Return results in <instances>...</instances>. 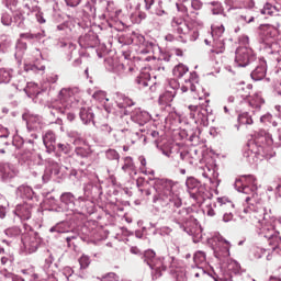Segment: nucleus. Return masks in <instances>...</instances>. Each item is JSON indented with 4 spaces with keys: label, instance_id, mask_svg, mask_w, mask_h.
I'll use <instances>...</instances> for the list:
<instances>
[{
    "label": "nucleus",
    "instance_id": "1",
    "mask_svg": "<svg viewBox=\"0 0 281 281\" xmlns=\"http://www.w3.org/2000/svg\"><path fill=\"white\" fill-rule=\"evenodd\" d=\"M151 182L156 192L153 196L154 205L161 207L160 212L169 216L189 236H196V228H190L192 209H180L183 205V200L179 195V183L166 178H155Z\"/></svg>",
    "mask_w": 281,
    "mask_h": 281
},
{
    "label": "nucleus",
    "instance_id": "2",
    "mask_svg": "<svg viewBox=\"0 0 281 281\" xmlns=\"http://www.w3.org/2000/svg\"><path fill=\"white\" fill-rule=\"evenodd\" d=\"M235 189L237 192L247 194L244 203V214H249L250 218H255L257 223L262 225L260 229V236L268 239V244L271 246L272 251H276L281 246L280 233L276 231L273 225L274 221L271 220V210L267 211V207L261 202H257L256 193L258 186H249L243 183V180L235 181Z\"/></svg>",
    "mask_w": 281,
    "mask_h": 281
},
{
    "label": "nucleus",
    "instance_id": "3",
    "mask_svg": "<svg viewBox=\"0 0 281 281\" xmlns=\"http://www.w3.org/2000/svg\"><path fill=\"white\" fill-rule=\"evenodd\" d=\"M82 91L79 88H63L57 97L56 102L52 104L50 115H65L67 109H79V117L82 124H93L95 126V114L93 109L85 108L82 104Z\"/></svg>",
    "mask_w": 281,
    "mask_h": 281
},
{
    "label": "nucleus",
    "instance_id": "4",
    "mask_svg": "<svg viewBox=\"0 0 281 281\" xmlns=\"http://www.w3.org/2000/svg\"><path fill=\"white\" fill-rule=\"evenodd\" d=\"M60 207L68 212V216H85L87 214V198L76 195L71 192H64L60 195Z\"/></svg>",
    "mask_w": 281,
    "mask_h": 281
},
{
    "label": "nucleus",
    "instance_id": "5",
    "mask_svg": "<svg viewBox=\"0 0 281 281\" xmlns=\"http://www.w3.org/2000/svg\"><path fill=\"white\" fill-rule=\"evenodd\" d=\"M221 243L225 246L218 250H214V256L220 261L222 269H227L231 273H234V278H236V276H239L238 273H240V263L236 260L229 259V241L222 238Z\"/></svg>",
    "mask_w": 281,
    "mask_h": 281
},
{
    "label": "nucleus",
    "instance_id": "6",
    "mask_svg": "<svg viewBox=\"0 0 281 281\" xmlns=\"http://www.w3.org/2000/svg\"><path fill=\"white\" fill-rule=\"evenodd\" d=\"M186 187L191 199H194L198 203H203V201H207V199L214 196L212 191L194 177L187 178Z\"/></svg>",
    "mask_w": 281,
    "mask_h": 281
},
{
    "label": "nucleus",
    "instance_id": "7",
    "mask_svg": "<svg viewBox=\"0 0 281 281\" xmlns=\"http://www.w3.org/2000/svg\"><path fill=\"white\" fill-rule=\"evenodd\" d=\"M172 31L179 34V41L181 43L194 42L199 38V31L190 27L188 22L181 18H173L171 20Z\"/></svg>",
    "mask_w": 281,
    "mask_h": 281
},
{
    "label": "nucleus",
    "instance_id": "8",
    "mask_svg": "<svg viewBox=\"0 0 281 281\" xmlns=\"http://www.w3.org/2000/svg\"><path fill=\"white\" fill-rule=\"evenodd\" d=\"M142 260L151 270L153 280H157V278H161V271H166V267L164 266V258L155 257V252L150 249L146 250L142 255Z\"/></svg>",
    "mask_w": 281,
    "mask_h": 281
},
{
    "label": "nucleus",
    "instance_id": "9",
    "mask_svg": "<svg viewBox=\"0 0 281 281\" xmlns=\"http://www.w3.org/2000/svg\"><path fill=\"white\" fill-rule=\"evenodd\" d=\"M257 57L249 46H239L235 52V67H249L256 63Z\"/></svg>",
    "mask_w": 281,
    "mask_h": 281
},
{
    "label": "nucleus",
    "instance_id": "10",
    "mask_svg": "<svg viewBox=\"0 0 281 281\" xmlns=\"http://www.w3.org/2000/svg\"><path fill=\"white\" fill-rule=\"evenodd\" d=\"M211 34L213 37V49L211 50L212 54H223V52H225V38H223V34H225V26H212Z\"/></svg>",
    "mask_w": 281,
    "mask_h": 281
},
{
    "label": "nucleus",
    "instance_id": "11",
    "mask_svg": "<svg viewBox=\"0 0 281 281\" xmlns=\"http://www.w3.org/2000/svg\"><path fill=\"white\" fill-rule=\"evenodd\" d=\"M41 243H43V240L36 233L24 235L22 237V250L24 254H36L38 247H41Z\"/></svg>",
    "mask_w": 281,
    "mask_h": 281
},
{
    "label": "nucleus",
    "instance_id": "12",
    "mask_svg": "<svg viewBox=\"0 0 281 281\" xmlns=\"http://www.w3.org/2000/svg\"><path fill=\"white\" fill-rule=\"evenodd\" d=\"M15 79L18 82L13 83V87H15L18 91H24L29 98H32V95H38V85L32 82L27 83V81H25V77L22 75H18Z\"/></svg>",
    "mask_w": 281,
    "mask_h": 281
},
{
    "label": "nucleus",
    "instance_id": "13",
    "mask_svg": "<svg viewBox=\"0 0 281 281\" xmlns=\"http://www.w3.org/2000/svg\"><path fill=\"white\" fill-rule=\"evenodd\" d=\"M75 157L81 168H89L91 166L93 150H91V147H77L75 149Z\"/></svg>",
    "mask_w": 281,
    "mask_h": 281
},
{
    "label": "nucleus",
    "instance_id": "14",
    "mask_svg": "<svg viewBox=\"0 0 281 281\" xmlns=\"http://www.w3.org/2000/svg\"><path fill=\"white\" fill-rule=\"evenodd\" d=\"M189 109L192 111L191 115L193 120H195L198 124H203V126H206L209 122L210 110L203 105H190Z\"/></svg>",
    "mask_w": 281,
    "mask_h": 281
},
{
    "label": "nucleus",
    "instance_id": "15",
    "mask_svg": "<svg viewBox=\"0 0 281 281\" xmlns=\"http://www.w3.org/2000/svg\"><path fill=\"white\" fill-rule=\"evenodd\" d=\"M23 120L26 122L29 133L43 130V117L38 114H23Z\"/></svg>",
    "mask_w": 281,
    "mask_h": 281
},
{
    "label": "nucleus",
    "instance_id": "16",
    "mask_svg": "<svg viewBox=\"0 0 281 281\" xmlns=\"http://www.w3.org/2000/svg\"><path fill=\"white\" fill-rule=\"evenodd\" d=\"M34 210V206H32L31 203H22V204H18L15 206L14 210V214L15 216H18V218H20V221H30V218H32V212Z\"/></svg>",
    "mask_w": 281,
    "mask_h": 281
},
{
    "label": "nucleus",
    "instance_id": "17",
    "mask_svg": "<svg viewBox=\"0 0 281 281\" xmlns=\"http://www.w3.org/2000/svg\"><path fill=\"white\" fill-rule=\"evenodd\" d=\"M252 66L255 69L251 71L250 76L252 80L258 82V80H262L265 76H267V61L256 59Z\"/></svg>",
    "mask_w": 281,
    "mask_h": 281
},
{
    "label": "nucleus",
    "instance_id": "18",
    "mask_svg": "<svg viewBox=\"0 0 281 281\" xmlns=\"http://www.w3.org/2000/svg\"><path fill=\"white\" fill-rule=\"evenodd\" d=\"M131 120L134 122V124L144 126V124H148V122H150V113L138 108L132 111Z\"/></svg>",
    "mask_w": 281,
    "mask_h": 281
},
{
    "label": "nucleus",
    "instance_id": "19",
    "mask_svg": "<svg viewBox=\"0 0 281 281\" xmlns=\"http://www.w3.org/2000/svg\"><path fill=\"white\" fill-rule=\"evenodd\" d=\"M43 144L46 148V153H54L56 150V133L48 130L42 135Z\"/></svg>",
    "mask_w": 281,
    "mask_h": 281
},
{
    "label": "nucleus",
    "instance_id": "20",
    "mask_svg": "<svg viewBox=\"0 0 281 281\" xmlns=\"http://www.w3.org/2000/svg\"><path fill=\"white\" fill-rule=\"evenodd\" d=\"M16 177V170L14 169V166L5 162L0 164V179L4 183H8L10 179H14Z\"/></svg>",
    "mask_w": 281,
    "mask_h": 281
},
{
    "label": "nucleus",
    "instance_id": "21",
    "mask_svg": "<svg viewBox=\"0 0 281 281\" xmlns=\"http://www.w3.org/2000/svg\"><path fill=\"white\" fill-rule=\"evenodd\" d=\"M177 87H179V85L173 81V87H168L167 90L162 94H160L158 99L159 104H170V102H172L175 100V97L177 95Z\"/></svg>",
    "mask_w": 281,
    "mask_h": 281
},
{
    "label": "nucleus",
    "instance_id": "22",
    "mask_svg": "<svg viewBox=\"0 0 281 281\" xmlns=\"http://www.w3.org/2000/svg\"><path fill=\"white\" fill-rule=\"evenodd\" d=\"M36 193H34V189L27 184H22L18 187L15 191V195L18 199H22L23 201H32Z\"/></svg>",
    "mask_w": 281,
    "mask_h": 281
},
{
    "label": "nucleus",
    "instance_id": "23",
    "mask_svg": "<svg viewBox=\"0 0 281 281\" xmlns=\"http://www.w3.org/2000/svg\"><path fill=\"white\" fill-rule=\"evenodd\" d=\"M58 177L60 175V164L50 161L49 166L45 169L44 175L42 176V179L44 183H47L49 179H52V176Z\"/></svg>",
    "mask_w": 281,
    "mask_h": 281
},
{
    "label": "nucleus",
    "instance_id": "24",
    "mask_svg": "<svg viewBox=\"0 0 281 281\" xmlns=\"http://www.w3.org/2000/svg\"><path fill=\"white\" fill-rule=\"evenodd\" d=\"M279 27H280V22H277L276 24H263L260 26V30L266 41H269V38H276V36H278Z\"/></svg>",
    "mask_w": 281,
    "mask_h": 281
},
{
    "label": "nucleus",
    "instance_id": "25",
    "mask_svg": "<svg viewBox=\"0 0 281 281\" xmlns=\"http://www.w3.org/2000/svg\"><path fill=\"white\" fill-rule=\"evenodd\" d=\"M132 43L138 45L139 47H146L147 52H150L155 47V43L146 41V37L139 33H134L132 37Z\"/></svg>",
    "mask_w": 281,
    "mask_h": 281
},
{
    "label": "nucleus",
    "instance_id": "26",
    "mask_svg": "<svg viewBox=\"0 0 281 281\" xmlns=\"http://www.w3.org/2000/svg\"><path fill=\"white\" fill-rule=\"evenodd\" d=\"M135 104V102H133V100H131V98L124 95V94H119L117 95V100H116V106H119V109H123V115H128V106H133Z\"/></svg>",
    "mask_w": 281,
    "mask_h": 281
},
{
    "label": "nucleus",
    "instance_id": "27",
    "mask_svg": "<svg viewBox=\"0 0 281 281\" xmlns=\"http://www.w3.org/2000/svg\"><path fill=\"white\" fill-rule=\"evenodd\" d=\"M166 157H171L173 159V166H179V160L181 161H190V154L188 151H178L176 154H172V151H162Z\"/></svg>",
    "mask_w": 281,
    "mask_h": 281
},
{
    "label": "nucleus",
    "instance_id": "28",
    "mask_svg": "<svg viewBox=\"0 0 281 281\" xmlns=\"http://www.w3.org/2000/svg\"><path fill=\"white\" fill-rule=\"evenodd\" d=\"M248 104L252 108L256 109L257 111H260V108L265 103V99L259 93H255L252 95L247 97Z\"/></svg>",
    "mask_w": 281,
    "mask_h": 281
},
{
    "label": "nucleus",
    "instance_id": "29",
    "mask_svg": "<svg viewBox=\"0 0 281 281\" xmlns=\"http://www.w3.org/2000/svg\"><path fill=\"white\" fill-rule=\"evenodd\" d=\"M20 38L22 41H29V43H34V41H42V38H45V31L37 33H22L20 34Z\"/></svg>",
    "mask_w": 281,
    "mask_h": 281
},
{
    "label": "nucleus",
    "instance_id": "30",
    "mask_svg": "<svg viewBox=\"0 0 281 281\" xmlns=\"http://www.w3.org/2000/svg\"><path fill=\"white\" fill-rule=\"evenodd\" d=\"M57 47L59 48H66L68 49L69 54H68V60H71V58L78 56V50L76 49V45L71 44V43H67L64 41H59L57 42Z\"/></svg>",
    "mask_w": 281,
    "mask_h": 281
},
{
    "label": "nucleus",
    "instance_id": "31",
    "mask_svg": "<svg viewBox=\"0 0 281 281\" xmlns=\"http://www.w3.org/2000/svg\"><path fill=\"white\" fill-rule=\"evenodd\" d=\"M217 203H218V212L220 214H229V209H227V205H229V203H234L229 200H227V198H217Z\"/></svg>",
    "mask_w": 281,
    "mask_h": 281
},
{
    "label": "nucleus",
    "instance_id": "32",
    "mask_svg": "<svg viewBox=\"0 0 281 281\" xmlns=\"http://www.w3.org/2000/svg\"><path fill=\"white\" fill-rule=\"evenodd\" d=\"M188 71H190L188 66H186L183 64H178L177 66H175L172 74L176 78H183V76H186V74H188Z\"/></svg>",
    "mask_w": 281,
    "mask_h": 281
},
{
    "label": "nucleus",
    "instance_id": "33",
    "mask_svg": "<svg viewBox=\"0 0 281 281\" xmlns=\"http://www.w3.org/2000/svg\"><path fill=\"white\" fill-rule=\"evenodd\" d=\"M258 135L260 144H266V146H271L273 144V137L267 131L262 130Z\"/></svg>",
    "mask_w": 281,
    "mask_h": 281
},
{
    "label": "nucleus",
    "instance_id": "34",
    "mask_svg": "<svg viewBox=\"0 0 281 281\" xmlns=\"http://www.w3.org/2000/svg\"><path fill=\"white\" fill-rule=\"evenodd\" d=\"M149 80H150V75H148V74H140L135 79V82H136V85H138L139 89H146V87H148Z\"/></svg>",
    "mask_w": 281,
    "mask_h": 281
},
{
    "label": "nucleus",
    "instance_id": "35",
    "mask_svg": "<svg viewBox=\"0 0 281 281\" xmlns=\"http://www.w3.org/2000/svg\"><path fill=\"white\" fill-rule=\"evenodd\" d=\"M254 14H251V10H247L246 13L239 15L237 18L238 23H241V25H246L247 23H254Z\"/></svg>",
    "mask_w": 281,
    "mask_h": 281
},
{
    "label": "nucleus",
    "instance_id": "36",
    "mask_svg": "<svg viewBox=\"0 0 281 281\" xmlns=\"http://www.w3.org/2000/svg\"><path fill=\"white\" fill-rule=\"evenodd\" d=\"M4 234L8 238H19L23 234V231L19 226H13L4 229Z\"/></svg>",
    "mask_w": 281,
    "mask_h": 281
},
{
    "label": "nucleus",
    "instance_id": "37",
    "mask_svg": "<svg viewBox=\"0 0 281 281\" xmlns=\"http://www.w3.org/2000/svg\"><path fill=\"white\" fill-rule=\"evenodd\" d=\"M12 80V70L5 68L0 69V85H8Z\"/></svg>",
    "mask_w": 281,
    "mask_h": 281
},
{
    "label": "nucleus",
    "instance_id": "38",
    "mask_svg": "<svg viewBox=\"0 0 281 281\" xmlns=\"http://www.w3.org/2000/svg\"><path fill=\"white\" fill-rule=\"evenodd\" d=\"M50 234H54L55 232L57 234H67L69 233V228H67V223L61 222L56 224L55 226L49 228Z\"/></svg>",
    "mask_w": 281,
    "mask_h": 281
},
{
    "label": "nucleus",
    "instance_id": "39",
    "mask_svg": "<svg viewBox=\"0 0 281 281\" xmlns=\"http://www.w3.org/2000/svg\"><path fill=\"white\" fill-rule=\"evenodd\" d=\"M24 71L26 74H40L41 71H45V66H36L35 64H25Z\"/></svg>",
    "mask_w": 281,
    "mask_h": 281
},
{
    "label": "nucleus",
    "instance_id": "40",
    "mask_svg": "<svg viewBox=\"0 0 281 281\" xmlns=\"http://www.w3.org/2000/svg\"><path fill=\"white\" fill-rule=\"evenodd\" d=\"M190 274L194 278H202V276H205V269L203 266L191 265Z\"/></svg>",
    "mask_w": 281,
    "mask_h": 281
},
{
    "label": "nucleus",
    "instance_id": "41",
    "mask_svg": "<svg viewBox=\"0 0 281 281\" xmlns=\"http://www.w3.org/2000/svg\"><path fill=\"white\" fill-rule=\"evenodd\" d=\"M209 5H212L211 12L212 14H223L225 16V9H223V4L218 1L210 2Z\"/></svg>",
    "mask_w": 281,
    "mask_h": 281
},
{
    "label": "nucleus",
    "instance_id": "42",
    "mask_svg": "<svg viewBox=\"0 0 281 281\" xmlns=\"http://www.w3.org/2000/svg\"><path fill=\"white\" fill-rule=\"evenodd\" d=\"M227 210H229L228 213H224L222 216V221L224 223H231V221H234V210H235V206H234V203H228L227 204Z\"/></svg>",
    "mask_w": 281,
    "mask_h": 281
},
{
    "label": "nucleus",
    "instance_id": "43",
    "mask_svg": "<svg viewBox=\"0 0 281 281\" xmlns=\"http://www.w3.org/2000/svg\"><path fill=\"white\" fill-rule=\"evenodd\" d=\"M254 256L257 259H260V258H263L265 256H267V260H271V255H270L269 249H263V248L257 247L254 250Z\"/></svg>",
    "mask_w": 281,
    "mask_h": 281
},
{
    "label": "nucleus",
    "instance_id": "44",
    "mask_svg": "<svg viewBox=\"0 0 281 281\" xmlns=\"http://www.w3.org/2000/svg\"><path fill=\"white\" fill-rule=\"evenodd\" d=\"M205 260H206L205 252L201 250L196 251L193 256V261L196 267H201V265H205Z\"/></svg>",
    "mask_w": 281,
    "mask_h": 281
},
{
    "label": "nucleus",
    "instance_id": "45",
    "mask_svg": "<svg viewBox=\"0 0 281 281\" xmlns=\"http://www.w3.org/2000/svg\"><path fill=\"white\" fill-rule=\"evenodd\" d=\"M238 122L239 124L251 125L254 124V119H251V115H249V112H244L238 115Z\"/></svg>",
    "mask_w": 281,
    "mask_h": 281
},
{
    "label": "nucleus",
    "instance_id": "46",
    "mask_svg": "<svg viewBox=\"0 0 281 281\" xmlns=\"http://www.w3.org/2000/svg\"><path fill=\"white\" fill-rule=\"evenodd\" d=\"M122 170H124V172H133V170H135V164L133 162V158L125 157Z\"/></svg>",
    "mask_w": 281,
    "mask_h": 281
},
{
    "label": "nucleus",
    "instance_id": "47",
    "mask_svg": "<svg viewBox=\"0 0 281 281\" xmlns=\"http://www.w3.org/2000/svg\"><path fill=\"white\" fill-rule=\"evenodd\" d=\"M105 158L109 161H120V153L115 149H108L105 150Z\"/></svg>",
    "mask_w": 281,
    "mask_h": 281
},
{
    "label": "nucleus",
    "instance_id": "48",
    "mask_svg": "<svg viewBox=\"0 0 281 281\" xmlns=\"http://www.w3.org/2000/svg\"><path fill=\"white\" fill-rule=\"evenodd\" d=\"M243 156L245 157L246 161H248V164H254L256 161V153L250 150L248 147H246L244 150Z\"/></svg>",
    "mask_w": 281,
    "mask_h": 281
},
{
    "label": "nucleus",
    "instance_id": "49",
    "mask_svg": "<svg viewBox=\"0 0 281 281\" xmlns=\"http://www.w3.org/2000/svg\"><path fill=\"white\" fill-rule=\"evenodd\" d=\"M147 139H151V142H155L157 145H159V132L157 131H150L147 133V136H144L143 140L146 142Z\"/></svg>",
    "mask_w": 281,
    "mask_h": 281
},
{
    "label": "nucleus",
    "instance_id": "50",
    "mask_svg": "<svg viewBox=\"0 0 281 281\" xmlns=\"http://www.w3.org/2000/svg\"><path fill=\"white\" fill-rule=\"evenodd\" d=\"M57 150H59V153H64V155H70L71 145H69V143H58Z\"/></svg>",
    "mask_w": 281,
    "mask_h": 281
},
{
    "label": "nucleus",
    "instance_id": "51",
    "mask_svg": "<svg viewBox=\"0 0 281 281\" xmlns=\"http://www.w3.org/2000/svg\"><path fill=\"white\" fill-rule=\"evenodd\" d=\"M126 132H127L128 137H131V139H132V144H135V142H137L138 139H142L144 137V134H142V133H144V131H142V130L139 132H131V131L126 130Z\"/></svg>",
    "mask_w": 281,
    "mask_h": 281
},
{
    "label": "nucleus",
    "instance_id": "52",
    "mask_svg": "<svg viewBox=\"0 0 281 281\" xmlns=\"http://www.w3.org/2000/svg\"><path fill=\"white\" fill-rule=\"evenodd\" d=\"M162 3L164 2L161 0H159L158 7L151 9L149 12L151 14H157V16H164V14H166V11L164 10Z\"/></svg>",
    "mask_w": 281,
    "mask_h": 281
},
{
    "label": "nucleus",
    "instance_id": "53",
    "mask_svg": "<svg viewBox=\"0 0 281 281\" xmlns=\"http://www.w3.org/2000/svg\"><path fill=\"white\" fill-rule=\"evenodd\" d=\"M92 98L94 100H98V102H109V99L106 98V92H104V91L94 92Z\"/></svg>",
    "mask_w": 281,
    "mask_h": 281
},
{
    "label": "nucleus",
    "instance_id": "54",
    "mask_svg": "<svg viewBox=\"0 0 281 281\" xmlns=\"http://www.w3.org/2000/svg\"><path fill=\"white\" fill-rule=\"evenodd\" d=\"M244 183V186H258L256 183V177L249 175V176H244L241 179H240Z\"/></svg>",
    "mask_w": 281,
    "mask_h": 281
},
{
    "label": "nucleus",
    "instance_id": "55",
    "mask_svg": "<svg viewBox=\"0 0 281 281\" xmlns=\"http://www.w3.org/2000/svg\"><path fill=\"white\" fill-rule=\"evenodd\" d=\"M1 23H2V25L10 27V25H12V15H10V13H7V12L2 13Z\"/></svg>",
    "mask_w": 281,
    "mask_h": 281
},
{
    "label": "nucleus",
    "instance_id": "56",
    "mask_svg": "<svg viewBox=\"0 0 281 281\" xmlns=\"http://www.w3.org/2000/svg\"><path fill=\"white\" fill-rule=\"evenodd\" d=\"M24 144H30L32 150H34V144H36V142H34V138H29L26 142L20 140L19 145L16 144V140L12 142V146H14L15 148H21V146H23Z\"/></svg>",
    "mask_w": 281,
    "mask_h": 281
},
{
    "label": "nucleus",
    "instance_id": "57",
    "mask_svg": "<svg viewBox=\"0 0 281 281\" xmlns=\"http://www.w3.org/2000/svg\"><path fill=\"white\" fill-rule=\"evenodd\" d=\"M182 93H187V91H196V86L190 81L184 80V86L181 87Z\"/></svg>",
    "mask_w": 281,
    "mask_h": 281
},
{
    "label": "nucleus",
    "instance_id": "58",
    "mask_svg": "<svg viewBox=\"0 0 281 281\" xmlns=\"http://www.w3.org/2000/svg\"><path fill=\"white\" fill-rule=\"evenodd\" d=\"M79 265L81 269H87V267L91 265V259L89 258V256L83 255L79 258Z\"/></svg>",
    "mask_w": 281,
    "mask_h": 281
},
{
    "label": "nucleus",
    "instance_id": "59",
    "mask_svg": "<svg viewBox=\"0 0 281 281\" xmlns=\"http://www.w3.org/2000/svg\"><path fill=\"white\" fill-rule=\"evenodd\" d=\"M117 280H120V277H117V274H115L114 272H109L100 279V281H117Z\"/></svg>",
    "mask_w": 281,
    "mask_h": 281
},
{
    "label": "nucleus",
    "instance_id": "60",
    "mask_svg": "<svg viewBox=\"0 0 281 281\" xmlns=\"http://www.w3.org/2000/svg\"><path fill=\"white\" fill-rule=\"evenodd\" d=\"M16 52H21L22 54L27 50V43L23 42V40H19L15 45Z\"/></svg>",
    "mask_w": 281,
    "mask_h": 281
},
{
    "label": "nucleus",
    "instance_id": "61",
    "mask_svg": "<svg viewBox=\"0 0 281 281\" xmlns=\"http://www.w3.org/2000/svg\"><path fill=\"white\" fill-rule=\"evenodd\" d=\"M273 10H276V7L270 3H266L263 9H261V14H273Z\"/></svg>",
    "mask_w": 281,
    "mask_h": 281
},
{
    "label": "nucleus",
    "instance_id": "62",
    "mask_svg": "<svg viewBox=\"0 0 281 281\" xmlns=\"http://www.w3.org/2000/svg\"><path fill=\"white\" fill-rule=\"evenodd\" d=\"M1 265H8V262H14V252H9L8 257H1Z\"/></svg>",
    "mask_w": 281,
    "mask_h": 281
},
{
    "label": "nucleus",
    "instance_id": "63",
    "mask_svg": "<svg viewBox=\"0 0 281 281\" xmlns=\"http://www.w3.org/2000/svg\"><path fill=\"white\" fill-rule=\"evenodd\" d=\"M114 74H119V76H122L124 71H126V66L124 64H116V66L112 69Z\"/></svg>",
    "mask_w": 281,
    "mask_h": 281
},
{
    "label": "nucleus",
    "instance_id": "64",
    "mask_svg": "<svg viewBox=\"0 0 281 281\" xmlns=\"http://www.w3.org/2000/svg\"><path fill=\"white\" fill-rule=\"evenodd\" d=\"M269 281H281V267L274 271V276L269 278Z\"/></svg>",
    "mask_w": 281,
    "mask_h": 281
}]
</instances>
